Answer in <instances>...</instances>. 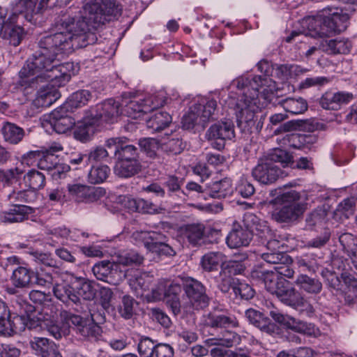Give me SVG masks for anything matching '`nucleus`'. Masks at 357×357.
Listing matches in <instances>:
<instances>
[{"mask_svg": "<svg viewBox=\"0 0 357 357\" xmlns=\"http://www.w3.org/2000/svg\"><path fill=\"white\" fill-rule=\"evenodd\" d=\"M181 234L189 243L192 245L200 244L205 234V226L202 223H192L184 225Z\"/></svg>", "mask_w": 357, "mask_h": 357, "instance_id": "nucleus-30", "label": "nucleus"}, {"mask_svg": "<svg viewBox=\"0 0 357 357\" xmlns=\"http://www.w3.org/2000/svg\"><path fill=\"white\" fill-rule=\"evenodd\" d=\"M296 284L301 289L309 294H319L322 289L321 282L307 275H300L296 280Z\"/></svg>", "mask_w": 357, "mask_h": 357, "instance_id": "nucleus-41", "label": "nucleus"}, {"mask_svg": "<svg viewBox=\"0 0 357 357\" xmlns=\"http://www.w3.org/2000/svg\"><path fill=\"white\" fill-rule=\"evenodd\" d=\"M205 136L211 142L213 148L222 150L225 146V141L234 137V125L229 120L218 122L208 129Z\"/></svg>", "mask_w": 357, "mask_h": 357, "instance_id": "nucleus-7", "label": "nucleus"}, {"mask_svg": "<svg viewBox=\"0 0 357 357\" xmlns=\"http://www.w3.org/2000/svg\"><path fill=\"white\" fill-rule=\"evenodd\" d=\"M69 196L77 202H93L97 200L101 190L80 183L68 185Z\"/></svg>", "mask_w": 357, "mask_h": 357, "instance_id": "nucleus-17", "label": "nucleus"}, {"mask_svg": "<svg viewBox=\"0 0 357 357\" xmlns=\"http://www.w3.org/2000/svg\"><path fill=\"white\" fill-rule=\"evenodd\" d=\"M183 289L190 304L195 309L204 308L208 303V297L205 287L198 280L193 278L187 279Z\"/></svg>", "mask_w": 357, "mask_h": 357, "instance_id": "nucleus-9", "label": "nucleus"}, {"mask_svg": "<svg viewBox=\"0 0 357 357\" xmlns=\"http://www.w3.org/2000/svg\"><path fill=\"white\" fill-rule=\"evenodd\" d=\"M266 159H269L272 162H280L284 167L292 162L291 155L285 150L275 149L270 153Z\"/></svg>", "mask_w": 357, "mask_h": 357, "instance_id": "nucleus-56", "label": "nucleus"}, {"mask_svg": "<svg viewBox=\"0 0 357 357\" xmlns=\"http://www.w3.org/2000/svg\"><path fill=\"white\" fill-rule=\"evenodd\" d=\"M269 314L275 321L295 332L308 336H316L319 334V329L316 328L313 324L283 314L278 310H271Z\"/></svg>", "mask_w": 357, "mask_h": 357, "instance_id": "nucleus-8", "label": "nucleus"}, {"mask_svg": "<svg viewBox=\"0 0 357 357\" xmlns=\"http://www.w3.org/2000/svg\"><path fill=\"white\" fill-rule=\"evenodd\" d=\"M121 106L123 107L122 112L132 119H138L144 114L150 112V109L145 105L144 97L142 96L124 94Z\"/></svg>", "mask_w": 357, "mask_h": 357, "instance_id": "nucleus-15", "label": "nucleus"}, {"mask_svg": "<svg viewBox=\"0 0 357 357\" xmlns=\"http://www.w3.org/2000/svg\"><path fill=\"white\" fill-rule=\"evenodd\" d=\"M24 181L25 184L34 191L45 186V176L43 173L31 169L24 175Z\"/></svg>", "mask_w": 357, "mask_h": 357, "instance_id": "nucleus-44", "label": "nucleus"}, {"mask_svg": "<svg viewBox=\"0 0 357 357\" xmlns=\"http://www.w3.org/2000/svg\"><path fill=\"white\" fill-rule=\"evenodd\" d=\"M252 239V233L245 227L244 219H243L242 224L234 222L226 238V243L230 248L237 249L248 246Z\"/></svg>", "mask_w": 357, "mask_h": 357, "instance_id": "nucleus-12", "label": "nucleus"}, {"mask_svg": "<svg viewBox=\"0 0 357 357\" xmlns=\"http://www.w3.org/2000/svg\"><path fill=\"white\" fill-rule=\"evenodd\" d=\"M53 294L55 297L60 300L63 303L70 305H75L79 306L81 305V299L75 293V286L70 285L66 283L57 282L52 289Z\"/></svg>", "mask_w": 357, "mask_h": 357, "instance_id": "nucleus-23", "label": "nucleus"}, {"mask_svg": "<svg viewBox=\"0 0 357 357\" xmlns=\"http://www.w3.org/2000/svg\"><path fill=\"white\" fill-rule=\"evenodd\" d=\"M199 114V122L201 127L204 128L206 125L214 119L215 112L217 108V102L215 100H202V102L193 105Z\"/></svg>", "mask_w": 357, "mask_h": 357, "instance_id": "nucleus-31", "label": "nucleus"}, {"mask_svg": "<svg viewBox=\"0 0 357 357\" xmlns=\"http://www.w3.org/2000/svg\"><path fill=\"white\" fill-rule=\"evenodd\" d=\"M36 198V192L31 190L13 191L8 195V199L13 204L31 203Z\"/></svg>", "mask_w": 357, "mask_h": 357, "instance_id": "nucleus-50", "label": "nucleus"}, {"mask_svg": "<svg viewBox=\"0 0 357 357\" xmlns=\"http://www.w3.org/2000/svg\"><path fill=\"white\" fill-rule=\"evenodd\" d=\"M24 173V170L18 167L0 169V185H10L14 181H17Z\"/></svg>", "mask_w": 357, "mask_h": 357, "instance_id": "nucleus-53", "label": "nucleus"}, {"mask_svg": "<svg viewBox=\"0 0 357 357\" xmlns=\"http://www.w3.org/2000/svg\"><path fill=\"white\" fill-rule=\"evenodd\" d=\"M233 291L235 295H238L245 300L251 299L255 295V291L250 285L241 282H238L236 285L233 287Z\"/></svg>", "mask_w": 357, "mask_h": 357, "instance_id": "nucleus-62", "label": "nucleus"}, {"mask_svg": "<svg viewBox=\"0 0 357 357\" xmlns=\"http://www.w3.org/2000/svg\"><path fill=\"white\" fill-rule=\"evenodd\" d=\"M1 133L5 141L16 144L19 143L24 137V130L17 125L6 122L1 128Z\"/></svg>", "mask_w": 357, "mask_h": 357, "instance_id": "nucleus-38", "label": "nucleus"}, {"mask_svg": "<svg viewBox=\"0 0 357 357\" xmlns=\"http://www.w3.org/2000/svg\"><path fill=\"white\" fill-rule=\"evenodd\" d=\"M355 205L356 203L354 199L347 198L338 204L336 211L340 215H343L344 218H348L354 213Z\"/></svg>", "mask_w": 357, "mask_h": 357, "instance_id": "nucleus-63", "label": "nucleus"}, {"mask_svg": "<svg viewBox=\"0 0 357 357\" xmlns=\"http://www.w3.org/2000/svg\"><path fill=\"white\" fill-rule=\"evenodd\" d=\"M167 280H160L158 284L153 288L147 298L150 301H159L162 299L166 300Z\"/></svg>", "mask_w": 357, "mask_h": 357, "instance_id": "nucleus-61", "label": "nucleus"}, {"mask_svg": "<svg viewBox=\"0 0 357 357\" xmlns=\"http://www.w3.org/2000/svg\"><path fill=\"white\" fill-rule=\"evenodd\" d=\"M92 96L88 90H79L73 93L63 106L68 110L81 107L87 104Z\"/></svg>", "mask_w": 357, "mask_h": 357, "instance_id": "nucleus-39", "label": "nucleus"}, {"mask_svg": "<svg viewBox=\"0 0 357 357\" xmlns=\"http://www.w3.org/2000/svg\"><path fill=\"white\" fill-rule=\"evenodd\" d=\"M128 141H124L123 145L117 150L116 156L121 160H138L137 148L131 144H128Z\"/></svg>", "mask_w": 357, "mask_h": 357, "instance_id": "nucleus-51", "label": "nucleus"}, {"mask_svg": "<svg viewBox=\"0 0 357 357\" xmlns=\"http://www.w3.org/2000/svg\"><path fill=\"white\" fill-rule=\"evenodd\" d=\"M233 193L231 180L225 178L207 185V195L212 198L221 199Z\"/></svg>", "mask_w": 357, "mask_h": 357, "instance_id": "nucleus-29", "label": "nucleus"}, {"mask_svg": "<svg viewBox=\"0 0 357 357\" xmlns=\"http://www.w3.org/2000/svg\"><path fill=\"white\" fill-rule=\"evenodd\" d=\"M34 272L25 266H19L13 271L10 280L16 288H29L32 284Z\"/></svg>", "mask_w": 357, "mask_h": 357, "instance_id": "nucleus-28", "label": "nucleus"}, {"mask_svg": "<svg viewBox=\"0 0 357 357\" xmlns=\"http://www.w3.org/2000/svg\"><path fill=\"white\" fill-rule=\"evenodd\" d=\"M54 342L45 337H34L30 342L31 347L38 355L42 356L52 347H54Z\"/></svg>", "mask_w": 357, "mask_h": 357, "instance_id": "nucleus-54", "label": "nucleus"}, {"mask_svg": "<svg viewBox=\"0 0 357 357\" xmlns=\"http://www.w3.org/2000/svg\"><path fill=\"white\" fill-rule=\"evenodd\" d=\"M157 344L148 337H142L139 341L137 350L141 357H153Z\"/></svg>", "mask_w": 357, "mask_h": 357, "instance_id": "nucleus-59", "label": "nucleus"}, {"mask_svg": "<svg viewBox=\"0 0 357 357\" xmlns=\"http://www.w3.org/2000/svg\"><path fill=\"white\" fill-rule=\"evenodd\" d=\"M121 105L114 99H108L101 104L97 105L96 107L91 108L89 113L91 114V118L97 121H105L107 123H114L119 117L121 110Z\"/></svg>", "mask_w": 357, "mask_h": 357, "instance_id": "nucleus-11", "label": "nucleus"}, {"mask_svg": "<svg viewBox=\"0 0 357 357\" xmlns=\"http://www.w3.org/2000/svg\"><path fill=\"white\" fill-rule=\"evenodd\" d=\"M143 261V257L135 251H130L119 257V263L123 266L138 265Z\"/></svg>", "mask_w": 357, "mask_h": 357, "instance_id": "nucleus-64", "label": "nucleus"}, {"mask_svg": "<svg viewBox=\"0 0 357 357\" xmlns=\"http://www.w3.org/2000/svg\"><path fill=\"white\" fill-rule=\"evenodd\" d=\"M140 168L139 160H118L114 167V173L120 177L129 178L137 174Z\"/></svg>", "mask_w": 357, "mask_h": 357, "instance_id": "nucleus-36", "label": "nucleus"}, {"mask_svg": "<svg viewBox=\"0 0 357 357\" xmlns=\"http://www.w3.org/2000/svg\"><path fill=\"white\" fill-rule=\"evenodd\" d=\"M29 159L38 160V167L47 172H50L59 160L58 157L52 153L38 151H30L23 156V160L27 162Z\"/></svg>", "mask_w": 357, "mask_h": 357, "instance_id": "nucleus-27", "label": "nucleus"}, {"mask_svg": "<svg viewBox=\"0 0 357 357\" xmlns=\"http://www.w3.org/2000/svg\"><path fill=\"white\" fill-rule=\"evenodd\" d=\"M20 23L23 22L14 17H10L8 11L0 8V36L15 47L20 44L25 35Z\"/></svg>", "mask_w": 357, "mask_h": 357, "instance_id": "nucleus-6", "label": "nucleus"}, {"mask_svg": "<svg viewBox=\"0 0 357 357\" xmlns=\"http://www.w3.org/2000/svg\"><path fill=\"white\" fill-rule=\"evenodd\" d=\"M73 285L75 286V293L79 298L82 297L84 300L91 301L96 296L94 282L84 278L75 277Z\"/></svg>", "mask_w": 357, "mask_h": 357, "instance_id": "nucleus-32", "label": "nucleus"}, {"mask_svg": "<svg viewBox=\"0 0 357 357\" xmlns=\"http://www.w3.org/2000/svg\"><path fill=\"white\" fill-rule=\"evenodd\" d=\"M282 171L269 159H261L252 169L253 177L264 184H271L275 182L282 175Z\"/></svg>", "mask_w": 357, "mask_h": 357, "instance_id": "nucleus-10", "label": "nucleus"}, {"mask_svg": "<svg viewBox=\"0 0 357 357\" xmlns=\"http://www.w3.org/2000/svg\"><path fill=\"white\" fill-rule=\"evenodd\" d=\"M160 145L164 151L173 154L180 153L185 147L182 139L175 132L171 134H165L160 139Z\"/></svg>", "mask_w": 357, "mask_h": 357, "instance_id": "nucleus-34", "label": "nucleus"}, {"mask_svg": "<svg viewBox=\"0 0 357 357\" xmlns=\"http://www.w3.org/2000/svg\"><path fill=\"white\" fill-rule=\"evenodd\" d=\"M16 304L20 307V311L18 314H13L12 315L6 316L9 319L10 325L11 328V335L14 333H21L26 328V313L31 312L33 309V306L29 305L25 301L21 298H17L15 301Z\"/></svg>", "mask_w": 357, "mask_h": 357, "instance_id": "nucleus-20", "label": "nucleus"}, {"mask_svg": "<svg viewBox=\"0 0 357 357\" xmlns=\"http://www.w3.org/2000/svg\"><path fill=\"white\" fill-rule=\"evenodd\" d=\"M206 324L212 328H229L238 326L236 317L227 312H213L208 314Z\"/></svg>", "mask_w": 357, "mask_h": 357, "instance_id": "nucleus-26", "label": "nucleus"}, {"mask_svg": "<svg viewBox=\"0 0 357 357\" xmlns=\"http://www.w3.org/2000/svg\"><path fill=\"white\" fill-rule=\"evenodd\" d=\"M137 304L135 300L130 296H123L121 303L118 307V312L120 315L126 319H131L135 314V305Z\"/></svg>", "mask_w": 357, "mask_h": 357, "instance_id": "nucleus-48", "label": "nucleus"}, {"mask_svg": "<svg viewBox=\"0 0 357 357\" xmlns=\"http://www.w3.org/2000/svg\"><path fill=\"white\" fill-rule=\"evenodd\" d=\"M347 17L337 8H325L319 15L306 20L305 36L312 38L330 37L346 29Z\"/></svg>", "mask_w": 357, "mask_h": 357, "instance_id": "nucleus-4", "label": "nucleus"}, {"mask_svg": "<svg viewBox=\"0 0 357 357\" xmlns=\"http://www.w3.org/2000/svg\"><path fill=\"white\" fill-rule=\"evenodd\" d=\"M54 342L45 337H34L30 342L31 347L38 355L42 356L52 347H54Z\"/></svg>", "mask_w": 357, "mask_h": 357, "instance_id": "nucleus-55", "label": "nucleus"}, {"mask_svg": "<svg viewBox=\"0 0 357 357\" xmlns=\"http://www.w3.org/2000/svg\"><path fill=\"white\" fill-rule=\"evenodd\" d=\"M261 258L266 263L273 264L274 266H277L283 261L292 263L291 258L282 251L264 252L261 255Z\"/></svg>", "mask_w": 357, "mask_h": 357, "instance_id": "nucleus-52", "label": "nucleus"}, {"mask_svg": "<svg viewBox=\"0 0 357 357\" xmlns=\"http://www.w3.org/2000/svg\"><path fill=\"white\" fill-rule=\"evenodd\" d=\"M167 286L166 302L170 306L174 314H177L181 311L178 296L182 291V287L180 284L168 280H167Z\"/></svg>", "mask_w": 357, "mask_h": 357, "instance_id": "nucleus-35", "label": "nucleus"}, {"mask_svg": "<svg viewBox=\"0 0 357 357\" xmlns=\"http://www.w3.org/2000/svg\"><path fill=\"white\" fill-rule=\"evenodd\" d=\"M353 99V94L344 91H326L319 100V104L325 109L338 110L342 105L348 104Z\"/></svg>", "mask_w": 357, "mask_h": 357, "instance_id": "nucleus-18", "label": "nucleus"}, {"mask_svg": "<svg viewBox=\"0 0 357 357\" xmlns=\"http://www.w3.org/2000/svg\"><path fill=\"white\" fill-rule=\"evenodd\" d=\"M278 289L273 294L284 304L294 308L304 306L305 301L299 292L292 287L286 280L280 281Z\"/></svg>", "mask_w": 357, "mask_h": 357, "instance_id": "nucleus-16", "label": "nucleus"}, {"mask_svg": "<svg viewBox=\"0 0 357 357\" xmlns=\"http://www.w3.org/2000/svg\"><path fill=\"white\" fill-rule=\"evenodd\" d=\"M243 219L245 227L252 233V238L254 234L261 238L271 236L272 233L266 221L252 213H245Z\"/></svg>", "mask_w": 357, "mask_h": 357, "instance_id": "nucleus-22", "label": "nucleus"}, {"mask_svg": "<svg viewBox=\"0 0 357 357\" xmlns=\"http://www.w3.org/2000/svg\"><path fill=\"white\" fill-rule=\"evenodd\" d=\"M251 276L253 278H259L261 280L266 289L271 294H274L278 289L279 283L283 279L278 278V275L273 271H259L257 269L251 272Z\"/></svg>", "mask_w": 357, "mask_h": 357, "instance_id": "nucleus-33", "label": "nucleus"}, {"mask_svg": "<svg viewBox=\"0 0 357 357\" xmlns=\"http://www.w3.org/2000/svg\"><path fill=\"white\" fill-rule=\"evenodd\" d=\"M38 0H20L12 10L8 11L10 17H14L22 22L24 20L30 22L34 21L35 16L40 13V7H38Z\"/></svg>", "mask_w": 357, "mask_h": 357, "instance_id": "nucleus-13", "label": "nucleus"}, {"mask_svg": "<svg viewBox=\"0 0 357 357\" xmlns=\"http://www.w3.org/2000/svg\"><path fill=\"white\" fill-rule=\"evenodd\" d=\"M245 317L248 321L255 327L261 330L268 328L270 320L259 311L250 308L245 311Z\"/></svg>", "mask_w": 357, "mask_h": 357, "instance_id": "nucleus-43", "label": "nucleus"}, {"mask_svg": "<svg viewBox=\"0 0 357 357\" xmlns=\"http://www.w3.org/2000/svg\"><path fill=\"white\" fill-rule=\"evenodd\" d=\"M183 128L186 130L193 128L195 126H200L199 114L197 113L196 107L192 105L189 112L182 119Z\"/></svg>", "mask_w": 357, "mask_h": 357, "instance_id": "nucleus-60", "label": "nucleus"}, {"mask_svg": "<svg viewBox=\"0 0 357 357\" xmlns=\"http://www.w3.org/2000/svg\"><path fill=\"white\" fill-rule=\"evenodd\" d=\"M240 340L241 337L237 333L227 331L222 334V337L208 339L207 342L210 345H219L225 347H231L234 344H238Z\"/></svg>", "mask_w": 357, "mask_h": 357, "instance_id": "nucleus-45", "label": "nucleus"}, {"mask_svg": "<svg viewBox=\"0 0 357 357\" xmlns=\"http://www.w3.org/2000/svg\"><path fill=\"white\" fill-rule=\"evenodd\" d=\"M68 111L61 105L51 113L50 123L57 133H65L75 125L74 119L67 114Z\"/></svg>", "mask_w": 357, "mask_h": 357, "instance_id": "nucleus-19", "label": "nucleus"}, {"mask_svg": "<svg viewBox=\"0 0 357 357\" xmlns=\"http://www.w3.org/2000/svg\"><path fill=\"white\" fill-rule=\"evenodd\" d=\"M351 43L347 38H335L322 40L319 48L329 54H348L351 48Z\"/></svg>", "mask_w": 357, "mask_h": 357, "instance_id": "nucleus-24", "label": "nucleus"}, {"mask_svg": "<svg viewBox=\"0 0 357 357\" xmlns=\"http://www.w3.org/2000/svg\"><path fill=\"white\" fill-rule=\"evenodd\" d=\"M92 271L98 280L112 284H116L122 280L123 273L119 270V266L110 261H102L96 264Z\"/></svg>", "mask_w": 357, "mask_h": 357, "instance_id": "nucleus-14", "label": "nucleus"}, {"mask_svg": "<svg viewBox=\"0 0 357 357\" xmlns=\"http://www.w3.org/2000/svg\"><path fill=\"white\" fill-rule=\"evenodd\" d=\"M110 174L107 165L93 166L89 173L88 179L91 183L96 184L104 182Z\"/></svg>", "mask_w": 357, "mask_h": 357, "instance_id": "nucleus-47", "label": "nucleus"}, {"mask_svg": "<svg viewBox=\"0 0 357 357\" xmlns=\"http://www.w3.org/2000/svg\"><path fill=\"white\" fill-rule=\"evenodd\" d=\"M63 31L40 36L38 50L33 54L19 72L17 88L23 91L43 85L37 93L33 102L36 107H50L60 96L57 87L66 84L70 79L72 63L60 64L63 58L75 49L85 47L97 41L96 37L87 31L84 22L77 24L66 22Z\"/></svg>", "mask_w": 357, "mask_h": 357, "instance_id": "nucleus-1", "label": "nucleus"}, {"mask_svg": "<svg viewBox=\"0 0 357 357\" xmlns=\"http://www.w3.org/2000/svg\"><path fill=\"white\" fill-rule=\"evenodd\" d=\"M144 100L145 105L149 106L151 112L154 109L163 106L166 102L167 99L165 93L163 91H160L156 93L144 97Z\"/></svg>", "mask_w": 357, "mask_h": 357, "instance_id": "nucleus-57", "label": "nucleus"}, {"mask_svg": "<svg viewBox=\"0 0 357 357\" xmlns=\"http://www.w3.org/2000/svg\"><path fill=\"white\" fill-rule=\"evenodd\" d=\"M97 121L94 118H91V114L89 112L81 120L75 125L74 136L75 139L81 142H86L90 139L93 135L94 126Z\"/></svg>", "mask_w": 357, "mask_h": 357, "instance_id": "nucleus-25", "label": "nucleus"}, {"mask_svg": "<svg viewBox=\"0 0 357 357\" xmlns=\"http://www.w3.org/2000/svg\"><path fill=\"white\" fill-rule=\"evenodd\" d=\"M35 282L37 285L47 287L54 288V286L58 282V274L56 272H45L41 271L40 272L34 273Z\"/></svg>", "mask_w": 357, "mask_h": 357, "instance_id": "nucleus-46", "label": "nucleus"}, {"mask_svg": "<svg viewBox=\"0 0 357 357\" xmlns=\"http://www.w3.org/2000/svg\"><path fill=\"white\" fill-rule=\"evenodd\" d=\"M258 70L264 76H241L230 84V89H236L240 95L237 100L229 97V106L235 111L237 120L241 123L253 121L255 114L259 109L257 99L259 89L266 85L271 79L267 78L271 70V66L267 61L261 60L257 65Z\"/></svg>", "mask_w": 357, "mask_h": 357, "instance_id": "nucleus-2", "label": "nucleus"}, {"mask_svg": "<svg viewBox=\"0 0 357 357\" xmlns=\"http://www.w3.org/2000/svg\"><path fill=\"white\" fill-rule=\"evenodd\" d=\"M225 260V256L222 252H210L202 257L201 264L204 270L210 272L217 270Z\"/></svg>", "mask_w": 357, "mask_h": 357, "instance_id": "nucleus-40", "label": "nucleus"}, {"mask_svg": "<svg viewBox=\"0 0 357 357\" xmlns=\"http://www.w3.org/2000/svg\"><path fill=\"white\" fill-rule=\"evenodd\" d=\"M121 8L116 3V0H86L84 6V17L82 20H75L74 18L64 16L56 23V31H63L67 33L66 29L63 28V24L66 22H71L77 24L84 22L87 26V31L93 33L96 38V35L91 31L90 26L93 29L98 28L100 25L104 24L108 21L109 16H116L119 13Z\"/></svg>", "mask_w": 357, "mask_h": 357, "instance_id": "nucleus-3", "label": "nucleus"}, {"mask_svg": "<svg viewBox=\"0 0 357 357\" xmlns=\"http://www.w3.org/2000/svg\"><path fill=\"white\" fill-rule=\"evenodd\" d=\"M300 192L291 190L277 197L271 212V218L280 223H291L303 216L306 210V204L301 201Z\"/></svg>", "mask_w": 357, "mask_h": 357, "instance_id": "nucleus-5", "label": "nucleus"}, {"mask_svg": "<svg viewBox=\"0 0 357 357\" xmlns=\"http://www.w3.org/2000/svg\"><path fill=\"white\" fill-rule=\"evenodd\" d=\"M339 241L349 255L357 252V237L353 234L344 233L340 236Z\"/></svg>", "mask_w": 357, "mask_h": 357, "instance_id": "nucleus-58", "label": "nucleus"}, {"mask_svg": "<svg viewBox=\"0 0 357 357\" xmlns=\"http://www.w3.org/2000/svg\"><path fill=\"white\" fill-rule=\"evenodd\" d=\"M79 333L90 340L96 341L102 335V328L97 324L89 321L84 324V326L79 328Z\"/></svg>", "mask_w": 357, "mask_h": 357, "instance_id": "nucleus-49", "label": "nucleus"}, {"mask_svg": "<svg viewBox=\"0 0 357 357\" xmlns=\"http://www.w3.org/2000/svg\"><path fill=\"white\" fill-rule=\"evenodd\" d=\"M279 104L287 112L292 114H302L307 109V104L306 101L301 98L298 99L290 98L284 99L282 100Z\"/></svg>", "mask_w": 357, "mask_h": 357, "instance_id": "nucleus-42", "label": "nucleus"}, {"mask_svg": "<svg viewBox=\"0 0 357 357\" xmlns=\"http://www.w3.org/2000/svg\"><path fill=\"white\" fill-rule=\"evenodd\" d=\"M172 122V116L166 112L159 111L155 113L147 121V128L152 132H160Z\"/></svg>", "mask_w": 357, "mask_h": 357, "instance_id": "nucleus-37", "label": "nucleus"}, {"mask_svg": "<svg viewBox=\"0 0 357 357\" xmlns=\"http://www.w3.org/2000/svg\"><path fill=\"white\" fill-rule=\"evenodd\" d=\"M35 212L33 207L22 204H13L10 207L2 212L1 220L6 223L21 222L29 218Z\"/></svg>", "mask_w": 357, "mask_h": 357, "instance_id": "nucleus-21", "label": "nucleus"}]
</instances>
